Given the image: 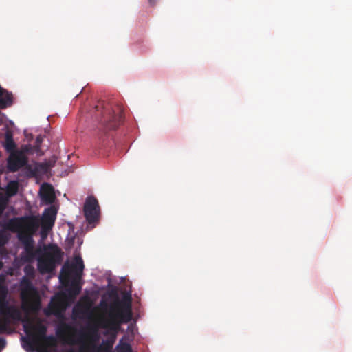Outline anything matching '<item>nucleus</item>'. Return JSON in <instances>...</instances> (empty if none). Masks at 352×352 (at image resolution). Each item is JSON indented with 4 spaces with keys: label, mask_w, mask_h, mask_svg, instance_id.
<instances>
[{
    "label": "nucleus",
    "mask_w": 352,
    "mask_h": 352,
    "mask_svg": "<svg viewBox=\"0 0 352 352\" xmlns=\"http://www.w3.org/2000/svg\"><path fill=\"white\" fill-rule=\"evenodd\" d=\"M33 333L31 336L34 338L39 344L40 342L47 336V327L41 323L32 327Z\"/></svg>",
    "instance_id": "14"
},
{
    "label": "nucleus",
    "mask_w": 352,
    "mask_h": 352,
    "mask_svg": "<svg viewBox=\"0 0 352 352\" xmlns=\"http://www.w3.org/2000/svg\"><path fill=\"white\" fill-rule=\"evenodd\" d=\"M94 117L105 130H114L120 125L123 113L120 107L112 109L110 105L104 106L103 102H99L95 107Z\"/></svg>",
    "instance_id": "5"
},
{
    "label": "nucleus",
    "mask_w": 352,
    "mask_h": 352,
    "mask_svg": "<svg viewBox=\"0 0 352 352\" xmlns=\"http://www.w3.org/2000/svg\"><path fill=\"white\" fill-rule=\"evenodd\" d=\"M21 298L23 305L28 309L32 311L39 309L41 301L38 291L28 280L23 282Z\"/></svg>",
    "instance_id": "7"
},
{
    "label": "nucleus",
    "mask_w": 352,
    "mask_h": 352,
    "mask_svg": "<svg viewBox=\"0 0 352 352\" xmlns=\"http://www.w3.org/2000/svg\"><path fill=\"white\" fill-rule=\"evenodd\" d=\"M23 347L27 352H34L35 346H39V343L32 336L22 338Z\"/></svg>",
    "instance_id": "17"
},
{
    "label": "nucleus",
    "mask_w": 352,
    "mask_h": 352,
    "mask_svg": "<svg viewBox=\"0 0 352 352\" xmlns=\"http://www.w3.org/2000/svg\"><path fill=\"white\" fill-rule=\"evenodd\" d=\"M27 163V158L21 153L15 152L11 153L8 158V168L10 172L14 173L25 166Z\"/></svg>",
    "instance_id": "11"
},
{
    "label": "nucleus",
    "mask_w": 352,
    "mask_h": 352,
    "mask_svg": "<svg viewBox=\"0 0 352 352\" xmlns=\"http://www.w3.org/2000/svg\"><path fill=\"white\" fill-rule=\"evenodd\" d=\"M6 341L4 338H0V351L6 347Z\"/></svg>",
    "instance_id": "24"
},
{
    "label": "nucleus",
    "mask_w": 352,
    "mask_h": 352,
    "mask_svg": "<svg viewBox=\"0 0 352 352\" xmlns=\"http://www.w3.org/2000/svg\"><path fill=\"white\" fill-rule=\"evenodd\" d=\"M8 241V236L4 230H0V248L5 245Z\"/></svg>",
    "instance_id": "22"
},
{
    "label": "nucleus",
    "mask_w": 352,
    "mask_h": 352,
    "mask_svg": "<svg viewBox=\"0 0 352 352\" xmlns=\"http://www.w3.org/2000/svg\"><path fill=\"white\" fill-rule=\"evenodd\" d=\"M148 3L151 6H154L156 3V0H148Z\"/></svg>",
    "instance_id": "25"
},
{
    "label": "nucleus",
    "mask_w": 352,
    "mask_h": 352,
    "mask_svg": "<svg viewBox=\"0 0 352 352\" xmlns=\"http://www.w3.org/2000/svg\"><path fill=\"white\" fill-rule=\"evenodd\" d=\"M3 263L1 261H0V270L3 268Z\"/></svg>",
    "instance_id": "26"
},
{
    "label": "nucleus",
    "mask_w": 352,
    "mask_h": 352,
    "mask_svg": "<svg viewBox=\"0 0 352 352\" xmlns=\"http://www.w3.org/2000/svg\"><path fill=\"white\" fill-rule=\"evenodd\" d=\"M58 345L56 338L53 335L46 336L39 344L43 352H48L49 348H56Z\"/></svg>",
    "instance_id": "13"
},
{
    "label": "nucleus",
    "mask_w": 352,
    "mask_h": 352,
    "mask_svg": "<svg viewBox=\"0 0 352 352\" xmlns=\"http://www.w3.org/2000/svg\"><path fill=\"white\" fill-rule=\"evenodd\" d=\"M5 230L18 232V239L23 245L26 257L32 260L37 252L34 250V241L32 234L39 227V220L36 217H14L3 225Z\"/></svg>",
    "instance_id": "2"
},
{
    "label": "nucleus",
    "mask_w": 352,
    "mask_h": 352,
    "mask_svg": "<svg viewBox=\"0 0 352 352\" xmlns=\"http://www.w3.org/2000/svg\"><path fill=\"white\" fill-rule=\"evenodd\" d=\"M84 215L87 221L91 224L99 220L100 206L98 201L93 196L88 197L84 204Z\"/></svg>",
    "instance_id": "9"
},
{
    "label": "nucleus",
    "mask_w": 352,
    "mask_h": 352,
    "mask_svg": "<svg viewBox=\"0 0 352 352\" xmlns=\"http://www.w3.org/2000/svg\"><path fill=\"white\" fill-rule=\"evenodd\" d=\"M131 300V295L126 294L122 300H118L111 305L108 318L104 316H100V327L108 329L112 332L106 331L104 333L109 336L96 347L94 352H112L113 346L116 340V333L120 325L128 323L132 320Z\"/></svg>",
    "instance_id": "1"
},
{
    "label": "nucleus",
    "mask_w": 352,
    "mask_h": 352,
    "mask_svg": "<svg viewBox=\"0 0 352 352\" xmlns=\"http://www.w3.org/2000/svg\"><path fill=\"white\" fill-rule=\"evenodd\" d=\"M116 352H132V349L129 344L126 342H120L116 346Z\"/></svg>",
    "instance_id": "19"
},
{
    "label": "nucleus",
    "mask_w": 352,
    "mask_h": 352,
    "mask_svg": "<svg viewBox=\"0 0 352 352\" xmlns=\"http://www.w3.org/2000/svg\"><path fill=\"white\" fill-rule=\"evenodd\" d=\"M1 94L0 95V109H6L12 104V94L7 92L0 87Z\"/></svg>",
    "instance_id": "15"
},
{
    "label": "nucleus",
    "mask_w": 352,
    "mask_h": 352,
    "mask_svg": "<svg viewBox=\"0 0 352 352\" xmlns=\"http://www.w3.org/2000/svg\"><path fill=\"white\" fill-rule=\"evenodd\" d=\"M83 269V261L80 257H76L72 264L65 263L61 269L60 280L63 284H67L72 275H74V278L67 289L71 298H75L81 292L82 287L79 280L81 278Z\"/></svg>",
    "instance_id": "4"
},
{
    "label": "nucleus",
    "mask_w": 352,
    "mask_h": 352,
    "mask_svg": "<svg viewBox=\"0 0 352 352\" xmlns=\"http://www.w3.org/2000/svg\"><path fill=\"white\" fill-rule=\"evenodd\" d=\"M21 319L20 311L16 307H8L0 310V334L11 332L10 327L12 321Z\"/></svg>",
    "instance_id": "8"
},
{
    "label": "nucleus",
    "mask_w": 352,
    "mask_h": 352,
    "mask_svg": "<svg viewBox=\"0 0 352 352\" xmlns=\"http://www.w3.org/2000/svg\"><path fill=\"white\" fill-rule=\"evenodd\" d=\"M41 196L47 204L53 203L55 196L52 186L47 184H43L41 187Z\"/></svg>",
    "instance_id": "12"
},
{
    "label": "nucleus",
    "mask_w": 352,
    "mask_h": 352,
    "mask_svg": "<svg viewBox=\"0 0 352 352\" xmlns=\"http://www.w3.org/2000/svg\"><path fill=\"white\" fill-rule=\"evenodd\" d=\"M37 169L41 170L43 172H47L48 167H47V164H39L37 166Z\"/></svg>",
    "instance_id": "23"
},
{
    "label": "nucleus",
    "mask_w": 352,
    "mask_h": 352,
    "mask_svg": "<svg viewBox=\"0 0 352 352\" xmlns=\"http://www.w3.org/2000/svg\"><path fill=\"white\" fill-rule=\"evenodd\" d=\"M57 214V209L55 206H51L46 208L41 219V232H47L52 230L54 225Z\"/></svg>",
    "instance_id": "10"
},
{
    "label": "nucleus",
    "mask_w": 352,
    "mask_h": 352,
    "mask_svg": "<svg viewBox=\"0 0 352 352\" xmlns=\"http://www.w3.org/2000/svg\"><path fill=\"white\" fill-rule=\"evenodd\" d=\"M43 137L41 135H38L36 137V139L35 140V144L33 146V149L35 152H36L37 153L40 151V147H41V145L43 142Z\"/></svg>",
    "instance_id": "20"
},
{
    "label": "nucleus",
    "mask_w": 352,
    "mask_h": 352,
    "mask_svg": "<svg viewBox=\"0 0 352 352\" xmlns=\"http://www.w3.org/2000/svg\"><path fill=\"white\" fill-rule=\"evenodd\" d=\"M8 204V200L6 197L0 195V217L3 213Z\"/></svg>",
    "instance_id": "21"
},
{
    "label": "nucleus",
    "mask_w": 352,
    "mask_h": 352,
    "mask_svg": "<svg viewBox=\"0 0 352 352\" xmlns=\"http://www.w3.org/2000/svg\"><path fill=\"white\" fill-rule=\"evenodd\" d=\"M18 190H19V184H18L17 182L12 181L8 184L7 187H6V191H7V194L9 196L15 195L17 193Z\"/></svg>",
    "instance_id": "18"
},
{
    "label": "nucleus",
    "mask_w": 352,
    "mask_h": 352,
    "mask_svg": "<svg viewBox=\"0 0 352 352\" xmlns=\"http://www.w3.org/2000/svg\"><path fill=\"white\" fill-rule=\"evenodd\" d=\"M99 320L98 325L89 326L87 331H80L79 338L76 341L72 336L66 337L67 333L72 329V327L67 324L63 323L58 327L56 330L57 336L64 342L73 345L75 344H80L78 352H94L96 347L98 346L97 342L100 340V334L98 333Z\"/></svg>",
    "instance_id": "3"
},
{
    "label": "nucleus",
    "mask_w": 352,
    "mask_h": 352,
    "mask_svg": "<svg viewBox=\"0 0 352 352\" xmlns=\"http://www.w3.org/2000/svg\"><path fill=\"white\" fill-rule=\"evenodd\" d=\"M4 147L7 152L11 153H15L16 145L14 142L12 133L10 131H7L5 135Z\"/></svg>",
    "instance_id": "16"
},
{
    "label": "nucleus",
    "mask_w": 352,
    "mask_h": 352,
    "mask_svg": "<svg viewBox=\"0 0 352 352\" xmlns=\"http://www.w3.org/2000/svg\"><path fill=\"white\" fill-rule=\"evenodd\" d=\"M63 252L56 245H50L45 249L44 253L38 258V270L41 274L52 272L57 264L63 260Z\"/></svg>",
    "instance_id": "6"
}]
</instances>
